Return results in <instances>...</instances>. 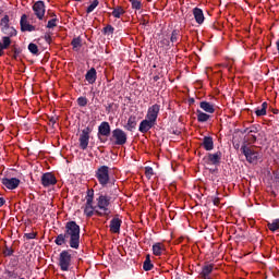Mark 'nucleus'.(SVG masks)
Listing matches in <instances>:
<instances>
[{
	"mask_svg": "<svg viewBox=\"0 0 279 279\" xmlns=\"http://www.w3.org/2000/svg\"><path fill=\"white\" fill-rule=\"evenodd\" d=\"M85 80L88 84H95V82H97V70L95 68L88 70L85 74Z\"/></svg>",
	"mask_w": 279,
	"mask_h": 279,
	"instance_id": "obj_20",
	"label": "nucleus"
},
{
	"mask_svg": "<svg viewBox=\"0 0 279 279\" xmlns=\"http://www.w3.org/2000/svg\"><path fill=\"white\" fill-rule=\"evenodd\" d=\"M219 202H220V198H219V197H215V198L213 199L214 206H219Z\"/></svg>",
	"mask_w": 279,
	"mask_h": 279,
	"instance_id": "obj_49",
	"label": "nucleus"
},
{
	"mask_svg": "<svg viewBox=\"0 0 279 279\" xmlns=\"http://www.w3.org/2000/svg\"><path fill=\"white\" fill-rule=\"evenodd\" d=\"M267 226L270 232H276V230H279V219H275L272 222H268Z\"/></svg>",
	"mask_w": 279,
	"mask_h": 279,
	"instance_id": "obj_31",
	"label": "nucleus"
},
{
	"mask_svg": "<svg viewBox=\"0 0 279 279\" xmlns=\"http://www.w3.org/2000/svg\"><path fill=\"white\" fill-rule=\"evenodd\" d=\"M158 80H160V76L158 75L154 76V82H158Z\"/></svg>",
	"mask_w": 279,
	"mask_h": 279,
	"instance_id": "obj_56",
	"label": "nucleus"
},
{
	"mask_svg": "<svg viewBox=\"0 0 279 279\" xmlns=\"http://www.w3.org/2000/svg\"><path fill=\"white\" fill-rule=\"evenodd\" d=\"M90 132H92L90 126H87L82 131L80 135V138H78L80 147L83 150L88 149V143H90Z\"/></svg>",
	"mask_w": 279,
	"mask_h": 279,
	"instance_id": "obj_9",
	"label": "nucleus"
},
{
	"mask_svg": "<svg viewBox=\"0 0 279 279\" xmlns=\"http://www.w3.org/2000/svg\"><path fill=\"white\" fill-rule=\"evenodd\" d=\"M180 38V29H173L170 36V43H172V45L174 43H177Z\"/></svg>",
	"mask_w": 279,
	"mask_h": 279,
	"instance_id": "obj_32",
	"label": "nucleus"
},
{
	"mask_svg": "<svg viewBox=\"0 0 279 279\" xmlns=\"http://www.w3.org/2000/svg\"><path fill=\"white\" fill-rule=\"evenodd\" d=\"M50 16H52L53 19H58V16H56V13H50Z\"/></svg>",
	"mask_w": 279,
	"mask_h": 279,
	"instance_id": "obj_57",
	"label": "nucleus"
},
{
	"mask_svg": "<svg viewBox=\"0 0 279 279\" xmlns=\"http://www.w3.org/2000/svg\"><path fill=\"white\" fill-rule=\"evenodd\" d=\"M149 22L148 21H145L143 22V25H147Z\"/></svg>",
	"mask_w": 279,
	"mask_h": 279,
	"instance_id": "obj_59",
	"label": "nucleus"
},
{
	"mask_svg": "<svg viewBox=\"0 0 279 279\" xmlns=\"http://www.w3.org/2000/svg\"><path fill=\"white\" fill-rule=\"evenodd\" d=\"M99 5V0H94L86 9V13L90 14V12H95V9Z\"/></svg>",
	"mask_w": 279,
	"mask_h": 279,
	"instance_id": "obj_34",
	"label": "nucleus"
},
{
	"mask_svg": "<svg viewBox=\"0 0 279 279\" xmlns=\"http://www.w3.org/2000/svg\"><path fill=\"white\" fill-rule=\"evenodd\" d=\"M121 223H123V220L119 216H114L109 225L110 232L112 234H119L121 232Z\"/></svg>",
	"mask_w": 279,
	"mask_h": 279,
	"instance_id": "obj_15",
	"label": "nucleus"
},
{
	"mask_svg": "<svg viewBox=\"0 0 279 279\" xmlns=\"http://www.w3.org/2000/svg\"><path fill=\"white\" fill-rule=\"evenodd\" d=\"M74 1H82V0H74Z\"/></svg>",
	"mask_w": 279,
	"mask_h": 279,
	"instance_id": "obj_60",
	"label": "nucleus"
},
{
	"mask_svg": "<svg viewBox=\"0 0 279 279\" xmlns=\"http://www.w3.org/2000/svg\"><path fill=\"white\" fill-rule=\"evenodd\" d=\"M33 12L39 21H43V19H45V12H46L45 1L39 0L35 2L33 4Z\"/></svg>",
	"mask_w": 279,
	"mask_h": 279,
	"instance_id": "obj_11",
	"label": "nucleus"
},
{
	"mask_svg": "<svg viewBox=\"0 0 279 279\" xmlns=\"http://www.w3.org/2000/svg\"><path fill=\"white\" fill-rule=\"evenodd\" d=\"M213 269H215V265L213 264H207L205 266H203L202 268V277L203 278H208V276H210V274H213Z\"/></svg>",
	"mask_w": 279,
	"mask_h": 279,
	"instance_id": "obj_25",
	"label": "nucleus"
},
{
	"mask_svg": "<svg viewBox=\"0 0 279 279\" xmlns=\"http://www.w3.org/2000/svg\"><path fill=\"white\" fill-rule=\"evenodd\" d=\"M154 125H156V122H153L151 120H148L146 118L140 123L138 132H141L142 134H147V132H149V130H151Z\"/></svg>",
	"mask_w": 279,
	"mask_h": 279,
	"instance_id": "obj_17",
	"label": "nucleus"
},
{
	"mask_svg": "<svg viewBox=\"0 0 279 279\" xmlns=\"http://www.w3.org/2000/svg\"><path fill=\"white\" fill-rule=\"evenodd\" d=\"M241 154L245 156L246 160L252 165V162H256L258 160V151L252 149V147L247 146L246 143H244L240 148Z\"/></svg>",
	"mask_w": 279,
	"mask_h": 279,
	"instance_id": "obj_7",
	"label": "nucleus"
},
{
	"mask_svg": "<svg viewBox=\"0 0 279 279\" xmlns=\"http://www.w3.org/2000/svg\"><path fill=\"white\" fill-rule=\"evenodd\" d=\"M11 45H12V39H10V37L8 36L2 37L3 49H9Z\"/></svg>",
	"mask_w": 279,
	"mask_h": 279,
	"instance_id": "obj_39",
	"label": "nucleus"
},
{
	"mask_svg": "<svg viewBox=\"0 0 279 279\" xmlns=\"http://www.w3.org/2000/svg\"><path fill=\"white\" fill-rule=\"evenodd\" d=\"M158 114H160V105L155 104L148 108L146 119L156 123L158 121Z\"/></svg>",
	"mask_w": 279,
	"mask_h": 279,
	"instance_id": "obj_14",
	"label": "nucleus"
},
{
	"mask_svg": "<svg viewBox=\"0 0 279 279\" xmlns=\"http://www.w3.org/2000/svg\"><path fill=\"white\" fill-rule=\"evenodd\" d=\"M133 10H141L143 3L140 0H130Z\"/></svg>",
	"mask_w": 279,
	"mask_h": 279,
	"instance_id": "obj_40",
	"label": "nucleus"
},
{
	"mask_svg": "<svg viewBox=\"0 0 279 279\" xmlns=\"http://www.w3.org/2000/svg\"><path fill=\"white\" fill-rule=\"evenodd\" d=\"M97 205L96 208H99V210H96L95 214L98 215V217H108L112 213L109 208L110 202H112V197L108 196V194H100L99 197L96 198Z\"/></svg>",
	"mask_w": 279,
	"mask_h": 279,
	"instance_id": "obj_2",
	"label": "nucleus"
},
{
	"mask_svg": "<svg viewBox=\"0 0 279 279\" xmlns=\"http://www.w3.org/2000/svg\"><path fill=\"white\" fill-rule=\"evenodd\" d=\"M111 14L114 19H121L122 14H125V10L123 7H116Z\"/></svg>",
	"mask_w": 279,
	"mask_h": 279,
	"instance_id": "obj_29",
	"label": "nucleus"
},
{
	"mask_svg": "<svg viewBox=\"0 0 279 279\" xmlns=\"http://www.w3.org/2000/svg\"><path fill=\"white\" fill-rule=\"evenodd\" d=\"M143 269L144 271H151V269H154V265L151 263V256L149 254L146 255V259L143 263Z\"/></svg>",
	"mask_w": 279,
	"mask_h": 279,
	"instance_id": "obj_28",
	"label": "nucleus"
},
{
	"mask_svg": "<svg viewBox=\"0 0 279 279\" xmlns=\"http://www.w3.org/2000/svg\"><path fill=\"white\" fill-rule=\"evenodd\" d=\"M190 104H195V99H190Z\"/></svg>",
	"mask_w": 279,
	"mask_h": 279,
	"instance_id": "obj_58",
	"label": "nucleus"
},
{
	"mask_svg": "<svg viewBox=\"0 0 279 279\" xmlns=\"http://www.w3.org/2000/svg\"><path fill=\"white\" fill-rule=\"evenodd\" d=\"M1 184L5 186V189H9V191H14L15 189H19V185L21 184V180L17 178H2Z\"/></svg>",
	"mask_w": 279,
	"mask_h": 279,
	"instance_id": "obj_13",
	"label": "nucleus"
},
{
	"mask_svg": "<svg viewBox=\"0 0 279 279\" xmlns=\"http://www.w3.org/2000/svg\"><path fill=\"white\" fill-rule=\"evenodd\" d=\"M60 20H58V17H53V19H51V20H49L48 21V24L46 25V27L48 28V29H53V27H58V22H59Z\"/></svg>",
	"mask_w": 279,
	"mask_h": 279,
	"instance_id": "obj_36",
	"label": "nucleus"
},
{
	"mask_svg": "<svg viewBox=\"0 0 279 279\" xmlns=\"http://www.w3.org/2000/svg\"><path fill=\"white\" fill-rule=\"evenodd\" d=\"M21 32H36V26L29 24L27 15L23 14L20 20Z\"/></svg>",
	"mask_w": 279,
	"mask_h": 279,
	"instance_id": "obj_16",
	"label": "nucleus"
},
{
	"mask_svg": "<svg viewBox=\"0 0 279 279\" xmlns=\"http://www.w3.org/2000/svg\"><path fill=\"white\" fill-rule=\"evenodd\" d=\"M272 114H278L279 110L278 109H271Z\"/></svg>",
	"mask_w": 279,
	"mask_h": 279,
	"instance_id": "obj_55",
	"label": "nucleus"
},
{
	"mask_svg": "<svg viewBox=\"0 0 279 279\" xmlns=\"http://www.w3.org/2000/svg\"><path fill=\"white\" fill-rule=\"evenodd\" d=\"M71 46L73 51H80V49H82V37H75L72 39L71 41Z\"/></svg>",
	"mask_w": 279,
	"mask_h": 279,
	"instance_id": "obj_27",
	"label": "nucleus"
},
{
	"mask_svg": "<svg viewBox=\"0 0 279 279\" xmlns=\"http://www.w3.org/2000/svg\"><path fill=\"white\" fill-rule=\"evenodd\" d=\"M44 40H46V43H47L48 45H51V41H52L51 35L46 34V35L44 36Z\"/></svg>",
	"mask_w": 279,
	"mask_h": 279,
	"instance_id": "obj_47",
	"label": "nucleus"
},
{
	"mask_svg": "<svg viewBox=\"0 0 279 279\" xmlns=\"http://www.w3.org/2000/svg\"><path fill=\"white\" fill-rule=\"evenodd\" d=\"M10 26V15H4L0 21V27L3 29V27Z\"/></svg>",
	"mask_w": 279,
	"mask_h": 279,
	"instance_id": "obj_35",
	"label": "nucleus"
},
{
	"mask_svg": "<svg viewBox=\"0 0 279 279\" xmlns=\"http://www.w3.org/2000/svg\"><path fill=\"white\" fill-rule=\"evenodd\" d=\"M12 51H13V59L16 60L19 56H21V48L14 47Z\"/></svg>",
	"mask_w": 279,
	"mask_h": 279,
	"instance_id": "obj_44",
	"label": "nucleus"
},
{
	"mask_svg": "<svg viewBox=\"0 0 279 279\" xmlns=\"http://www.w3.org/2000/svg\"><path fill=\"white\" fill-rule=\"evenodd\" d=\"M14 250L12 247H9L8 245L4 246L3 255L4 256H13Z\"/></svg>",
	"mask_w": 279,
	"mask_h": 279,
	"instance_id": "obj_43",
	"label": "nucleus"
},
{
	"mask_svg": "<svg viewBox=\"0 0 279 279\" xmlns=\"http://www.w3.org/2000/svg\"><path fill=\"white\" fill-rule=\"evenodd\" d=\"M162 252H165V244L157 242L153 245L154 256H162Z\"/></svg>",
	"mask_w": 279,
	"mask_h": 279,
	"instance_id": "obj_24",
	"label": "nucleus"
},
{
	"mask_svg": "<svg viewBox=\"0 0 279 279\" xmlns=\"http://www.w3.org/2000/svg\"><path fill=\"white\" fill-rule=\"evenodd\" d=\"M71 252L70 251H62L59 254V267L61 271H69L71 269V260H72Z\"/></svg>",
	"mask_w": 279,
	"mask_h": 279,
	"instance_id": "obj_6",
	"label": "nucleus"
},
{
	"mask_svg": "<svg viewBox=\"0 0 279 279\" xmlns=\"http://www.w3.org/2000/svg\"><path fill=\"white\" fill-rule=\"evenodd\" d=\"M102 34L105 36H112V34H114V28L112 25L108 24L106 27L102 28Z\"/></svg>",
	"mask_w": 279,
	"mask_h": 279,
	"instance_id": "obj_33",
	"label": "nucleus"
},
{
	"mask_svg": "<svg viewBox=\"0 0 279 279\" xmlns=\"http://www.w3.org/2000/svg\"><path fill=\"white\" fill-rule=\"evenodd\" d=\"M28 51L31 53H33V56H38L39 54L38 46L36 44H34V43H31L28 45Z\"/></svg>",
	"mask_w": 279,
	"mask_h": 279,
	"instance_id": "obj_37",
	"label": "nucleus"
},
{
	"mask_svg": "<svg viewBox=\"0 0 279 279\" xmlns=\"http://www.w3.org/2000/svg\"><path fill=\"white\" fill-rule=\"evenodd\" d=\"M196 117H197L198 123H206V121L210 120V114H208L199 109L196 110Z\"/></svg>",
	"mask_w": 279,
	"mask_h": 279,
	"instance_id": "obj_23",
	"label": "nucleus"
},
{
	"mask_svg": "<svg viewBox=\"0 0 279 279\" xmlns=\"http://www.w3.org/2000/svg\"><path fill=\"white\" fill-rule=\"evenodd\" d=\"M201 147H203L205 151H213V149H215L213 136H204Z\"/></svg>",
	"mask_w": 279,
	"mask_h": 279,
	"instance_id": "obj_18",
	"label": "nucleus"
},
{
	"mask_svg": "<svg viewBox=\"0 0 279 279\" xmlns=\"http://www.w3.org/2000/svg\"><path fill=\"white\" fill-rule=\"evenodd\" d=\"M145 175L148 180H151V177L154 175V168L146 167L145 168Z\"/></svg>",
	"mask_w": 279,
	"mask_h": 279,
	"instance_id": "obj_41",
	"label": "nucleus"
},
{
	"mask_svg": "<svg viewBox=\"0 0 279 279\" xmlns=\"http://www.w3.org/2000/svg\"><path fill=\"white\" fill-rule=\"evenodd\" d=\"M272 174H274L275 180H277V182H279V170L274 171Z\"/></svg>",
	"mask_w": 279,
	"mask_h": 279,
	"instance_id": "obj_48",
	"label": "nucleus"
},
{
	"mask_svg": "<svg viewBox=\"0 0 279 279\" xmlns=\"http://www.w3.org/2000/svg\"><path fill=\"white\" fill-rule=\"evenodd\" d=\"M41 184L45 186V189L49 186H56L58 184V179H56V175L51 172H46L41 175Z\"/></svg>",
	"mask_w": 279,
	"mask_h": 279,
	"instance_id": "obj_12",
	"label": "nucleus"
},
{
	"mask_svg": "<svg viewBox=\"0 0 279 279\" xmlns=\"http://www.w3.org/2000/svg\"><path fill=\"white\" fill-rule=\"evenodd\" d=\"M267 107H268L267 101L263 102L262 109H256L255 111L256 117H265V114H267Z\"/></svg>",
	"mask_w": 279,
	"mask_h": 279,
	"instance_id": "obj_30",
	"label": "nucleus"
},
{
	"mask_svg": "<svg viewBox=\"0 0 279 279\" xmlns=\"http://www.w3.org/2000/svg\"><path fill=\"white\" fill-rule=\"evenodd\" d=\"M223 154L221 153V150H218L216 153H209L207 154V156H205L203 158L205 165H213L214 167H219V165H221V158H222Z\"/></svg>",
	"mask_w": 279,
	"mask_h": 279,
	"instance_id": "obj_8",
	"label": "nucleus"
},
{
	"mask_svg": "<svg viewBox=\"0 0 279 279\" xmlns=\"http://www.w3.org/2000/svg\"><path fill=\"white\" fill-rule=\"evenodd\" d=\"M50 123H51L52 125H56V123H57L56 118H51V119H50Z\"/></svg>",
	"mask_w": 279,
	"mask_h": 279,
	"instance_id": "obj_54",
	"label": "nucleus"
},
{
	"mask_svg": "<svg viewBox=\"0 0 279 279\" xmlns=\"http://www.w3.org/2000/svg\"><path fill=\"white\" fill-rule=\"evenodd\" d=\"M192 13L197 25H203L204 21H206V17L204 16V11L196 7L193 9Z\"/></svg>",
	"mask_w": 279,
	"mask_h": 279,
	"instance_id": "obj_19",
	"label": "nucleus"
},
{
	"mask_svg": "<svg viewBox=\"0 0 279 279\" xmlns=\"http://www.w3.org/2000/svg\"><path fill=\"white\" fill-rule=\"evenodd\" d=\"M80 225L74 220L65 222L64 233H60L56 236V245L62 246L66 243L72 250H80Z\"/></svg>",
	"mask_w": 279,
	"mask_h": 279,
	"instance_id": "obj_1",
	"label": "nucleus"
},
{
	"mask_svg": "<svg viewBox=\"0 0 279 279\" xmlns=\"http://www.w3.org/2000/svg\"><path fill=\"white\" fill-rule=\"evenodd\" d=\"M85 199L86 204L84 207V215H86V217H93V215H95V211L97 210V206H93V202L95 199V190H87Z\"/></svg>",
	"mask_w": 279,
	"mask_h": 279,
	"instance_id": "obj_3",
	"label": "nucleus"
},
{
	"mask_svg": "<svg viewBox=\"0 0 279 279\" xmlns=\"http://www.w3.org/2000/svg\"><path fill=\"white\" fill-rule=\"evenodd\" d=\"M241 134H248L250 135V126L241 131Z\"/></svg>",
	"mask_w": 279,
	"mask_h": 279,
	"instance_id": "obj_51",
	"label": "nucleus"
},
{
	"mask_svg": "<svg viewBox=\"0 0 279 279\" xmlns=\"http://www.w3.org/2000/svg\"><path fill=\"white\" fill-rule=\"evenodd\" d=\"M3 204H5V199L3 197H0V208L1 206H3Z\"/></svg>",
	"mask_w": 279,
	"mask_h": 279,
	"instance_id": "obj_53",
	"label": "nucleus"
},
{
	"mask_svg": "<svg viewBox=\"0 0 279 279\" xmlns=\"http://www.w3.org/2000/svg\"><path fill=\"white\" fill-rule=\"evenodd\" d=\"M199 108L204 110V112H207V114H215V105L210 104L208 101H201Z\"/></svg>",
	"mask_w": 279,
	"mask_h": 279,
	"instance_id": "obj_22",
	"label": "nucleus"
},
{
	"mask_svg": "<svg viewBox=\"0 0 279 279\" xmlns=\"http://www.w3.org/2000/svg\"><path fill=\"white\" fill-rule=\"evenodd\" d=\"M24 236L29 241L32 239H36L37 233L36 232L25 233Z\"/></svg>",
	"mask_w": 279,
	"mask_h": 279,
	"instance_id": "obj_45",
	"label": "nucleus"
},
{
	"mask_svg": "<svg viewBox=\"0 0 279 279\" xmlns=\"http://www.w3.org/2000/svg\"><path fill=\"white\" fill-rule=\"evenodd\" d=\"M259 128L260 126L258 124H253V125L248 126L250 134H258V129Z\"/></svg>",
	"mask_w": 279,
	"mask_h": 279,
	"instance_id": "obj_42",
	"label": "nucleus"
},
{
	"mask_svg": "<svg viewBox=\"0 0 279 279\" xmlns=\"http://www.w3.org/2000/svg\"><path fill=\"white\" fill-rule=\"evenodd\" d=\"M1 32L4 33L9 38L16 36V28L12 26H4L1 28Z\"/></svg>",
	"mask_w": 279,
	"mask_h": 279,
	"instance_id": "obj_26",
	"label": "nucleus"
},
{
	"mask_svg": "<svg viewBox=\"0 0 279 279\" xmlns=\"http://www.w3.org/2000/svg\"><path fill=\"white\" fill-rule=\"evenodd\" d=\"M5 48H3V44H1V41H0V56H3V50H4Z\"/></svg>",
	"mask_w": 279,
	"mask_h": 279,
	"instance_id": "obj_52",
	"label": "nucleus"
},
{
	"mask_svg": "<svg viewBox=\"0 0 279 279\" xmlns=\"http://www.w3.org/2000/svg\"><path fill=\"white\" fill-rule=\"evenodd\" d=\"M137 123L138 122L136 120V116H131L129 117L126 125H124V130H128V132H134V130H136Z\"/></svg>",
	"mask_w": 279,
	"mask_h": 279,
	"instance_id": "obj_21",
	"label": "nucleus"
},
{
	"mask_svg": "<svg viewBox=\"0 0 279 279\" xmlns=\"http://www.w3.org/2000/svg\"><path fill=\"white\" fill-rule=\"evenodd\" d=\"M110 141L112 145H119L122 147V145L128 143V133H125V131L122 129H116L111 132Z\"/></svg>",
	"mask_w": 279,
	"mask_h": 279,
	"instance_id": "obj_4",
	"label": "nucleus"
},
{
	"mask_svg": "<svg viewBox=\"0 0 279 279\" xmlns=\"http://www.w3.org/2000/svg\"><path fill=\"white\" fill-rule=\"evenodd\" d=\"M110 123H108L107 121L101 122L98 126L97 133V137L100 141V143H106V140H104L101 136H106V138H108V136H110Z\"/></svg>",
	"mask_w": 279,
	"mask_h": 279,
	"instance_id": "obj_10",
	"label": "nucleus"
},
{
	"mask_svg": "<svg viewBox=\"0 0 279 279\" xmlns=\"http://www.w3.org/2000/svg\"><path fill=\"white\" fill-rule=\"evenodd\" d=\"M256 141H258V137H256V135H254V134H250L248 143L251 145H254V143H256Z\"/></svg>",
	"mask_w": 279,
	"mask_h": 279,
	"instance_id": "obj_46",
	"label": "nucleus"
},
{
	"mask_svg": "<svg viewBox=\"0 0 279 279\" xmlns=\"http://www.w3.org/2000/svg\"><path fill=\"white\" fill-rule=\"evenodd\" d=\"M77 106H80L81 108H86V106H88V98L86 97H78L77 98Z\"/></svg>",
	"mask_w": 279,
	"mask_h": 279,
	"instance_id": "obj_38",
	"label": "nucleus"
},
{
	"mask_svg": "<svg viewBox=\"0 0 279 279\" xmlns=\"http://www.w3.org/2000/svg\"><path fill=\"white\" fill-rule=\"evenodd\" d=\"M96 178L100 185L107 186L110 182V168L108 166H100L96 171Z\"/></svg>",
	"mask_w": 279,
	"mask_h": 279,
	"instance_id": "obj_5",
	"label": "nucleus"
},
{
	"mask_svg": "<svg viewBox=\"0 0 279 279\" xmlns=\"http://www.w3.org/2000/svg\"><path fill=\"white\" fill-rule=\"evenodd\" d=\"M161 43L163 45H166L167 47H169L171 45V41H169L168 39H163Z\"/></svg>",
	"mask_w": 279,
	"mask_h": 279,
	"instance_id": "obj_50",
	"label": "nucleus"
}]
</instances>
